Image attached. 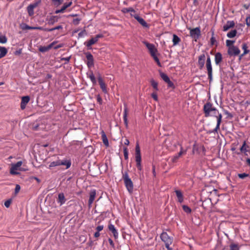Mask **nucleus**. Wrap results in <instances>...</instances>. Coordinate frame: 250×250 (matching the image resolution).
<instances>
[{"label": "nucleus", "instance_id": "72a5a7b5", "mask_svg": "<svg viewBox=\"0 0 250 250\" xmlns=\"http://www.w3.org/2000/svg\"><path fill=\"white\" fill-rule=\"evenodd\" d=\"M102 140H103L104 144L105 146H108L109 145L108 141L107 138L104 132H102Z\"/></svg>", "mask_w": 250, "mask_h": 250}, {"label": "nucleus", "instance_id": "473e14b6", "mask_svg": "<svg viewBox=\"0 0 250 250\" xmlns=\"http://www.w3.org/2000/svg\"><path fill=\"white\" fill-rule=\"evenodd\" d=\"M7 53V50L5 47L0 46V59L4 57Z\"/></svg>", "mask_w": 250, "mask_h": 250}, {"label": "nucleus", "instance_id": "7ed1b4c3", "mask_svg": "<svg viewBox=\"0 0 250 250\" xmlns=\"http://www.w3.org/2000/svg\"><path fill=\"white\" fill-rule=\"evenodd\" d=\"M123 179L127 190L129 193H132L133 191V184L127 173L126 172L123 174Z\"/></svg>", "mask_w": 250, "mask_h": 250}, {"label": "nucleus", "instance_id": "37998d69", "mask_svg": "<svg viewBox=\"0 0 250 250\" xmlns=\"http://www.w3.org/2000/svg\"><path fill=\"white\" fill-rule=\"evenodd\" d=\"M210 44L211 45H213L215 44V43H216V40L214 37V31H212V36L210 38Z\"/></svg>", "mask_w": 250, "mask_h": 250}, {"label": "nucleus", "instance_id": "603ef678", "mask_svg": "<svg viewBox=\"0 0 250 250\" xmlns=\"http://www.w3.org/2000/svg\"><path fill=\"white\" fill-rule=\"evenodd\" d=\"M167 83L168 87H171V88H174V85L173 83L169 80V81L167 82Z\"/></svg>", "mask_w": 250, "mask_h": 250}, {"label": "nucleus", "instance_id": "c85d7f7f", "mask_svg": "<svg viewBox=\"0 0 250 250\" xmlns=\"http://www.w3.org/2000/svg\"><path fill=\"white\" fill-rule=\"evenodd\" d=\"M181 41L180 38L175 34L173 35L172 42L174 46L178 44Z\"/></svg>", "mask_w": 250, "mask_h": 250}, {"label": "nucleus", "instance_id": "9b49d317", "mask_svg": "<svg viewBox=\"0 0 250 250\" xmlns=\"http://www.w3.org/2000/svg\"><path fill=\"white\" fill-rule=\"evenodd\" d=\"M135 161H142L141 149L138 143H137L135 146Z\"/></svg>", "mask_w": 250, "mask_h": 250}, {"label": "nucleus", "instance_id": "39448f33", "mask_svg": "<svg viewBox=\"0 0 250 250\" xmlns=\"http://www.w3.org/2000/svg\"><path fill=\"white\" fill-rule=\"evenodd\" d=\"M22 164V162L20 161L16 164H12L10 169V173L12 175H18L20 174V171H23L24 170L21 167Z\"/></svg>", "mask_w": 250, "mask_h": 250}, {"label": "nucleus", "instance_id": "6ab92c4d", "mask_svg": "<svg viewBox=\"0 0 250 250\" xmlns=\"http://www.w3.org/2000/svg\"><path fill=\"white\" fill-rule=\"evenodd\" d=\"M98 41L96 40L95 37L91 38L90 40L85 42H84V45H85L87 47L90 49H91V45L96 43Z\"/></svg>", "mask_w": 250, "mask_h": 250}, {"label": "nucleus", "instance_id": "a18cd8bd", "mask_svg": "<svg viewBox=\"0 0 250 250\" xmlns=\"http://www.w3.org/2000/svg\"><path fill=\"white\" fill-rule=\"evenodd\" d=\"M124 155L125 159L127 160L128 159V152L127 147H124L123 149Z\"/></svg>", "mask_w": 250, "mask_h": 250}, {"label": "nucleus", "instance_id": "e433bc0d", "mask_svg": "<svg viewBox=\"0 0 250 250\" xmlns=\"http://www.w3.org/2000/svg\"><path fill=\"white\" fill-rule=\"evenodd\" d=\"M237 34V31L236 30H231L230 32L227 33V37L229 38H232L234 37Z\"/></svg>", "mask_w": 250, "mask_h": 250}, {"label": "nucleus", "instance_id": "20e7f679", "mask_svg": "<svg viewBox=\"0 0 250 250\" xmlns=\"http://www.w3.org/2000/svg\"><path fill=\"white\" fill-rule=\"evenodd\" d=\"M160 237L162 241L165 243L166 248L168 250H172L170 245L173 242V238L169 236L167 232H163L161 234Z\"/></svg>", "mask_w": 250, "mask_h": 250}, {"label": "nucleus", "instance_id": "cd10ccee", "mask_svg": "<svg viewBox=\"0 0 250 250\" xmlns=\"http://www.w3.org/2000/svg\"><path fill=\"white\" fill-rule=\"evenodd\" d=\"M36 6V4H30L27 7V9L29 16H31L34 15V9Z\"/></svg>", "mask_w": 250, "mask_h": 250}, {"label": "nucleus", "instance_id": "f3484780", "mask_svg": "<svg viewBox=\"0 0 250 250\" xmlns=\"http://www.w3.org/2000/svg\"><path fill=\"white\" fill-rule=\"evenodd\" d=\"M72 4V1H70L69 2H66V3H64L63 5V6H62V7L61 8V9H57L55 11V13L56 14H58V13H63L65 11V10L68 7H69V6H70Z\"/></svg>", "mask_w": 250, "mask_h": 250}, {"label": "nucleus", "instance_id": "680f3d73", "mask_svg": "<svg viewBox=\"0 0 250 250\" xmlns=\"http://www.w3.org/2000/svg\"><path fill=\"white\" fill-rule=\"evenodd\" d=\"M103 37V35L102 34H98L97 35H96V36L95 37V39H96V40L97 41H98L99 39L100 38H101Z\"/></svg>", "mask_w": 250, "mask_h": 250}, {"label": "nucleus", "instance_id": "1a4fd4ad", "mask_svg": "<svg viewBox=\"0 0 250 250\" xmlns=\"http://www.w3.org/2000/svg\"><path fill=\"white\" fill-rule=\"evenodd\" d=\"M130 16L132 17H134L138 22L141 24L143 27L148 28V25L146 23V22L141 17H140L137 14H133L132 13L130 14Z\"/></svg>", "mask_w": 250, "mask_h": 250}, {"label": "nucleus", "instance_id": "f704fd0d", "mask_svg": "<svg viewBox=\"0 0 250 250\" xmlns=\"http://www.w3.org/2000/svg\"><path fill=\"white\" fill-rule=\"evenodd\" d=\"M59 166H60V160H58L56 161L51 162L49 165V168H51V167Z\"/></svg>", "mask_w": 250, "mask_h": 250}, {"label": "nucleus", "instance_id": "13d9d810", "mask_svg": "<svg viewBox=\"0 0 250 250\" xmlns=\"http://www.w3.org/2000/svg\"><path fill=\"white\" fill-rule=\"evenodd\" d=\"M246 24L250 26V16L248 17L246 19Z\"/></svg>", "mask_w": 250, "mask_h": 250}, {"label": "nucleus", "instance_id": "393cba45", "mask_svg": "<svg viewBox=\"0 0 250 250\" xmlns=\"http://www.w3.org/2000/svg\"><path fill=\"white\" fill-rule=\"evenodd\" d=\"M63 165L66 167V169L69 168L71 165L70 160H60V166Z\"/></svg>", "mask_w": 250, "mask_h": 250}, {"label": "nucleus", "instance_id": "f257e3e1", "mask_svg": "<svg viewBox=\"0 0 250 250\" xmlns=\"http://www.w3.org/2000/svg\"><path fill=\"white\" fill-rule=\"evenodd\" d=\"M204 111L206 117L209 116H215L217 119V125L215 128L211 131V133H217L218 130L220 128V124L222 121V115L219 113L218 111L212 106L210 103H207L204 105Z\"/></svg>", "mask_w": 250, "mask_h": 250}, {"label": "nucleus", "instance_id": "774afa93", "mask_svg": "<svg viewBox=\"0 0 250 250\" xmlns=\"http://www.w3.org/2000/svg\"><path fill=\"white\" fill-rule=\"evenodd\" d=\"M152 173L154 176H156L155 167L154 166H152Z\"/></svg>", "mask_w": 250, "mask_h": 250}, {"label": "nucleus", "instance_id": "f03ea898", "mask_svg": "<svg viewBox=\"0 0 250 250\" xmlns=\"http://www.w3.org/2000/svg\"><path fill=\"white\" fill-rule=\"evenodd\" d=\"M142 42L146 45L150 56L153 58L154 60L157 63V65L159 66H161V62L157 56L158 50L155 47V45L153 43H150L146 41H143Z\"/></svg>", "mask_w": 250, "mask_h": 250}, {"label": "nucleus", "instance_id": "4468645a", "mask_svg": "<svg viewBox=\"0 0 250 250\" xmlns=\"http://www.w3.org/2000/svg\"><path fill=\"white\" fill-rule=\"evenodd\" d=\"M98 80L99 83L100 84V87L102 89V91L106 93L107 92L106 86L105 83H104L101 76L99 74L98 77Z\"/></svg>", "mask_w": 250, "mask_h": 250}, {"label": "nucleus", "instance_id": "a211bd4d", "mask_svg": "<svg viewBox=\"0 0 250 250\" xmlns=\"http://www.w3.org/2000/svg\"><path fill=\"white\" fill-rule=\"evenodd\" d=\"M59 18L57 16H52L47 19L48 24L49 25H53L59 20Z\"/></svg>", "mask_w": 250, "mask_h": 250}, {"label": "nucleus", "instance_id": "a19ab883", "mask_svg": "<svg viewBox=\"0 0 250 250\" xmlns=\"http://www.w3.org/2000/svg\"><path fill=\"white\" fill-rule=\"evenodd\" d=\"M160 76H161V77L162 78V79L166 83H167V82L169 81V80H170L169 78H168V77L166 74H165L164 73H161L160 74Z\"/></svg>", "mask_w": 250, "mask_h": 250}, {"label": "nucleus", "instance_id": "338daca9", "mask_svg": "<svg viewBox=\"0 0 250 250\" xmlns=\"http://www.w3.org/2000/svg\"><path fill=\"white\" fill-rule=\"evenodd\" d=\"M70 57H66V58H62V60H64L65 61L66 63L68 62L70 60Z\"/></svg>", "mask_w": 250, "mask_h": 250}, {"label": "nucleus", "instance_id": "bf43d9fd", "mask_svg": "<svg viewBox=\"0 0 250 250\" xmlns=\"http://www.w3.org/2000/svg\"><path fill=\"white\" fill-rule=\"evenodd\" d=\"M108 242L110 245V246L113 247V248H114V243L113 242V241H112V240L111 239V238H109L108 239Z\"/></svg>", "mask_w": 250, "mask_h": 250}, {"label": "nucleus", "instance_id": "8fccbe9b", "mask_svg": "<svg viewBox=\"0 0 250 250\" xmlns=\"http://www.w3.org/2000/svg\"><path fill=\"white\" fill-rule=\"evenodd\" d=\"M54 3V4L56 5H59L62 4L63 1V0H51Z\"/></svg>", "mask_w": 250, "mask_h": 250}, {"label": "nucleus", "instance_id": "2eb2a0df", "mask_svg": "<svg viewBox=\"0 0 250 250\" xmlns=\"http://www.w3.org/2000/svg\"><path fill=\"white\" fill-rule=\"evenodd\" d=\"M108 229L112 233L115 239H117L119 233L115 226L113 224H110L108 225Z\"/></svg>", "mask_w": 250, "mask_h": 250}, {"label": "nucleus", "instance_id": "a878e982", "mask_svg": "<svg viewBox=\"0 0 250 250\" xmlns=\"http://www.w3.org/2000/svg\"><path fill=\"white\" fill-rule=\"evenodd\" d=\"M123 118L124 124L126 127H127L128 125V121H127V108L126 106L124 107V113H123Z\"/></svg>", "mask_w": 250, "mask_h": 250}, {"label": "nucleus", "instance_id": "bb28decb", "mask_svg": "<svg viewBox=\"0 0 250 250\" xmlns=\"http://www.w3.org/2000/svg\"><path fill=\"white\" fill-rule=\"evenodd\" d=\"M205 59L206 57L204 54H202L199 57L198 63L201 68L204 66Z\"/></svg>", "mask_w": 250, "mask_h": 250}, {"label": "nucleus", "instance_id": "0eeeda50", "mask_svg": "<svg viewBox=\"0 0 250 250\" xmlns=\"http://www.w3.org/2000/svg\"><path fill=\"white\" fill-rule=\"evenodd\" d=\"M206 67L208 71V75L209 81L212 79V69L211 66V60L209 56H208L206 62Z\"/></svg>", "mask_w": 250, "mask_h": 250}, {"label": "nucleus", "instance_id": "5701e85b", "mask_svg": "<svg viewBox=\"0 0 250 250\" xmlns=\"http://www.w3.org/2000/svg\"><path fill=\"white\" fill-rule=\"evenodd\" d=\"M175 192L176 193L178 201L180 203H182L184 201V197L182 192L180 190H176Z\"/></svg>", "mask_w": 250, "mask_h": 250}, {"label": "nucleus", "instance_id": "864d4df0", "mask_svg": "<svg viewBox=\"0 0 250 250\" xmlns=\"http://www.w3.org/2000/svg\"><path fill=\"white\" fill-rule=\"evenodd\" d=\"M151 97L152 98L156 101H158V97H157V93L156 92H153L152 94H151Z\"/></svg>", "mask_w": 250, "mask_h": 250}, {"label": "nucleus", "instance_id": "3c124183", "mask_svg": "<svg viewBox=\"0 0 250 250\" xmlns=\"http://www.w3.org/2000/svg\"><path fill=\"white\" fill-rule=\"evenodd\" d=\"M141 162H142V161H136V167H137L138 169L139 170H142V169Z\"/></svg>", "mask_w": 250, "mask_h": 250}, {"label": "nucleus", "instance_id": "69168bd1", "mask_svg": "<svg viewBox=\"0 0 250 250\" xmlns=\"http://www.w3.org/2000/svg\"><path fill=\"white\" fill-rule=\"evenodd\" d=\"M100 232H98L97 231H96L94 233V237H95V238H98L100 236Z\"/></svg>", "mask_w": 250, "mask_h": 250}, {"label": "nucleus", "instance_id": "0e129e2a", "mask_svg": "<svg viewBox=\"0 0 250 250\" xmlns=\"http://www.w3.org/2000/svg\"><path fill=\"white\" fill-rule=\"evenodd\" d=\"M183 153H184V152H183V147L181 146L180 152L177 154H178V156H180V157L183 154Z\"/></svg>", "mask_w": 250, "mask_h": 250}, {"label": "nucleus", "instance_id": "c03bdc74", "mask_svg": "<svg viewBox=\"0 0 250 250\" xmlns=\"http://www.w3.org/2000/svg\"><path fill=\"white\" fill-rule=\"evenodd\" d=\"M82 20L81 18H76L73 19L72 23L75 25H77L80 23V21Z\"/></svg>", "mask_w": 250, "mask_h": 250}, {"label": "nucleus", "instance_id": "6e6d98bb", "mask_svg": "<svg viewBox=\"0 0 250 250\" xmlns=\"http://www.w3.org/2000/svg\"><path fill=\"white\" fill-rule=\"evenodd\" d=\"M11 200H7L4 203V206L6 207V208H8L9 207L10 204H11Z\"/></svg>", "mask_w": 250, "mask_h": 250}, {"label": "nucleus", "instance_id": "58836bf2", "mask_svg": "<svg viewBox=\"0 0 250 250\" xmlns=\"http://www.w3.org/2000/svg\"><path fill=\"white\" fill-rule=\"evenodd\" d=\"M150 83H151V84L152 85V86L153 87V88L156 90H158V83L157 82H156L155 80H154L153 79H151L150 80Z\"/></svg>", "mask_w": 250, "mask_h": 250}, {"label": "nucleus", "instance_id": "412c9836", "mask_svg": "<svg viewBox=\"0 0 250 250\" xmlns=\"http://www.w3.org/2000/svg\"><path fill=\"white\" fill-rule=\"evenodd\" d=\"M234 24L235 23L233 21H228L226 24L223 26V30L224 31L228 30L229 28L233 27Z\"/></svg>", "mask_w": 250, "mask_h": 250}, {"label": "nucleus", "instance_id": "ddd939ff", "mask_svg": "<svg viewBox=\"0 0 250 250\" xmlns=\"http://www.w3.org/2000/svg\"><path fill=\"white\" fill-rule=\"evenodd\" d=\"M240 151L242 153H244L245 155L248 156V153L250 152V147L246 144V141L243 142V144L240 148Z\"/></svg>", "mask_w": 250, "mask_h": 250}, {"label": "nucleus", "instance_id": "de8ad7c7", "mask_svg": "<svg viewBox=\"0 0 250 250\" xmlns=\"http://www.w3.org/2000/svg\"><path fill=\"white\" fill-rule=\"evenodd\" d=\"M234 42H235L234 41L227 40L226 41V45L227 46H228L229 47L230 46H233V44L234 43Z\"/></svg>", "mask_w": 250, "mask_h": 250}, {"label": "nucleus", "instance_id": "2f4dec72", "mask_svg": "<svg viewBox=\"0 0 250 250\" xmlns=\"http://www.w3.org/2000/svg\"><path fill=\"white\" fill-rule=\"evenodd\" d=\"M122 11L124 13H130L134 14L135 11V10L132 8V7H129V8H124L122 10Z\"/></svg>", "mask_w": 250, "mask_h": 250}, {"label": "nucleus", "instance_id": "6e6552de", "mask_svg": "<svg viewBox=\"0 0 250 250\" xmlns=\"http://www.w3.org/2000/svg\"><path fill=\"white\" fill-rule=\"evenodd\" d=\"M240 49L238 48V47H237L236 46H230L228 48V53L230 56H237L240 54Z\"/></svg>", "mask_w": 250, "mask_h": 250}, {"label": "nucleus", "instance_id": "423d86ee", "mask_svg": "<svg viewBox=\"0 0 250 250\" xmlns=\"http://www.w3.org/2000/svg\"><path fill=\"white\" fill-rule=\"evenodd\" d=\"M190 30V36L195 41H196L199 38L201 34V31L199 27H196L195 28L191 29L188 28Z\"/></svg>", "mask_w": 250, "mask_h": 250}, {"label": "nucleus", "instance_id": "dca6fc26", "mask_svg": "<svg viewBox=\"0 0 250 250\" xmlns=\"http://www.w3.org/2000/svg\"><path fill=\"white\" fill-rule=\"evenodd\" d=\"M30 97L28 96H23L21 98V109H25L27 104L29 102Z\"/></svg>", "mask_w": 250, "mask_h": 250}, {"label": "nucleus", "instance_id": "aec40b11", "mask_svg": "<svg viewBox=\"0 0 250 250\" xmlns=\"http://www.w3.org/2000/svg\"><path fill=\"white\" fill-rule=\"evenodd\" d=\"M55 42H53L47 46H41L39 48V51L42 52H46L52 48Z\"/></svg>", "mask_w": 250, "mask_h": 250}, {"label": "nucleus", "instance_id": "7c9ffc66", "mask_svg": "<svg viewBox=\"0 0 250 250\" xmlns=\"http://www.w3.org/2000/svg\"><path fill=\"white\" fill-rule=\"evenodd\" d=\"M88 77L90 79V81L93 84H95L96 83V78L93 73L92 71H90L89 74H87Z\"/></svg>", "mask_w": 250, "mask_h": 250}, {"label": "nucleus", "instance_id": "9d476101", "mask_svg": "<svg viewBox=\"0 0 250 250\" xmlns=\"http://www.w3.org/2000/svg\"><path fill=\"white\" fill-rule=\"evenodd\" d=\"M96 195V190L95 189H91L89 192V198L88 201V207L90 208L94 201L95 200Z\"/></svg>", "mask_w": 250, "mask_h": 250}, {"label": "nucleus", "instance_id": "c756f323", "mask_svg": "<svg viewBox=\"0 0 250 250\" xmlns=\"http://www.w3.org/2000/svg\"><path fill=\"white\" fill-rule=\"evenodd\" d=\"M88 77L90 79V81L93 84H95L96 83V78L93 73L92 71H90L89 74H87Z\"/></svg>", "mask_w": 250, "mask_h": 250}, {"label": "nucleus", "instance_id": "4be33fe9", "mask_svg": "<svg viewBox=\"0 0 250 250\" xmlns=\"http://www.w3.org/2000/svg\"><path fill=\"white\" fill-rule=\"evenodd\" d=\"M222 61V55L220 52H217L215 54V62L216 65H218Z\"/></svg>", "mask_w": 250, "mask_h": 250}, {"label": "nucleus", "instance_id": "c9c22d12", "mask_svg": "<svg viewBox=\"0 0 250 250\" xmlns=\"http://www.w3.org/2000/svg\"><path fill=\"white\" fill-rule=\"evenodd\" d=\"M22 28L24 30H25V29H27V30H29V29H41L42 27H32V26H30L27 24H24L22 26Z\"/></svg>", "mask_w": 250, "mask_h": 250}, {"label": "nucleus", "instance_id": "09e8293b", "mask_svg": "<svg viewBox=\"0 0 250 250\" xmlns=\"http://www.w3.org/2000/svg\"><path fill=\"white\" fill-rule=\"evenodd\" d=\"M249 176V174L246 173H239L238 174V176L239 177V178L241 179H244L245 178L248 177Z\"/></svg>", "mask_w": 250, "mask_h": 250}, {"label": "nucleus", "instance_id": "e2e57ef3", "mask_svg": "<svg viewBox=\"0 0 250 250\" xmlns=\"http://www.w3.org/2000/svg\"><path fill=\"white\" fill-rule=\"evenodd\" d=\"M62 29V25H58L53 28V31L55 30H59Z\"/></svg>", "mask_w": 250, "mask_h": 250}, {"label": "nucleus", "instance_id": "49530a36", "mask_svg": "<svg viewBox=\"0 0 250 250\" xmlns=\"http://www.w3.org/2000/svg\"><path fill=\"white\" fill-rule=\"evenodd\" d=\"M7 41V39L5 36H0V43H5Z\"/></svg>", "mask_w": 250, "mask_h": 250}, {"label": "nucleus", "instance_id": "4d7b16f0", "mask_svg": "<svg viewBox=\"0 0 250 250\" xmlns=\"http://www.w3.org/2000/svg\"><path fill=\"white\" fill-rule=\"evenodd\" d=\"M179 157H180V156H178V154H176V155L173 156V157L172 158V160L173 162H175L177 161V160H178L179 159Z\"/></svg>", "mask_w": 250, "mask_h": 250}, {"label": "nucleus", "instance_id": "052dcab7", "mask_svg": "<svg viewBox=\"0 0 250 250\" xmlns=\"http://www.w3.org/2000/svg\"><path fill=\"white\" fill-rule=\"evenodd\" d=\"M21 189V187L19 185H17L15 188V192L18 193Z\"/></svg>", "mask_w": 250, "mask_h": 250}, {"label": "nucleus", "instance_id": "79ce46f5", "mask_svg": "<svg viewBox=\"0 0 250 250\" xmlns=\"http://www.w3.org/2000/svg\"><path fill=\"white\" fill-rule=\"evenodd\" d=\"M184 211L187 213H190L191 212V208L187 205H183L182 206Z\"/></svg>", "mask_w": 250, "mask_h": 250}, {"label": "nucleus", "instance_id": "ea45409f", "mask_svg": "<svg viewBox=\"0 0 250 250\" xmlns=\"http://www.w3.org/2000/svg\"><path fill=\"white\" fill-rule=\"evenodd\" d=\"M230 250H239V247L238 244L232 243L229 246Z\"/></svg>", "mask_w": 250, "mask_h": 250}, {"label": "nucleus", "instance_id": "4c0bfd02", "mask_svg": "<svg viewBox=\"0 0 250 250\" xmlns=\"http://www.w3.org/2000/svg\"><path fill=\"white\" fill-rule=\"evenodd\" d=\"M242 49L244 50V52L241 55L242 56L249 53L250 50L248 49V46L246 43H243L242 44Z\"/></svg>", "mask_w": 250, "mask_h": 250}, {"label": "nucleus", "instance_id": "5fc2aeb1", "mask_svg": "<svg viewBox=\"0 0 250 250\" xmlns=\"http://www.w3.org/2000/svg\"><path fill=\"white\" fill-rule=\"evenodd\" d=\"M104 229V226L103 225L98 226L96 227V230L98 232H100Z\"/></svg>", "mask_w": 250, "mask_h": 250}, {"label": "nucleus", "instance_id": "f8f14e48", "mask_svg": "<svg viewBox=\"0 0 250 250\" xmlns=\"http://www.w3.org/2000/svg\"><path fill=\"white\" fill-rule=\"evenodd\" d=\"M86 58L87 59V65L88 68H91L94 66V59L92 55L90 53L86 54Z\"/></svg>", "mask_w": 250, "mask_h": 250}, {"label": "nucleus", "instance_id": "b1692460", "mask_svg": "<svg viewBox=\"0 0 250 250\" xmlns=\"http://www.w3.org/2000/svg\"><path fill=\"white\" fill-rule=\"evenodd\" d=\"M65 201L66 200L63 193H59L58 195V203L62 206L65 203Z\"/></svg>", "mask_w": 250, "mask_h": 250}]
</instances>
